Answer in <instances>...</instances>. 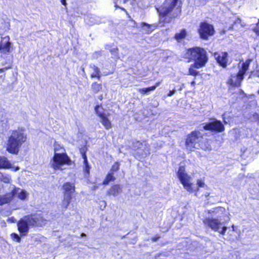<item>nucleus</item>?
Segmentation results:
<instances>
[{"instance_id": "nucleus-19", "label": "nucleus", "mask_w": 259, "mask_h": 259, "mask_svg": "<svg viewBox=\"0 0 259 259\" xmlns=\"http://www.w3.org/2000/svg\"><path fill=\"white\" fill-rule=\"evenodd\" d=\"M140 27L146 33H150L155 30L158 25L156 24H149L145 22H142Z\"/></svg>"}, {"instance_id": "nucleus-38", "label": "nucleus", "mask_w": 259, "mask_h": 259, "mask_svg": "<svg viewBox=\"0 0 259 259\" xmlns=\"http://www.w3.org/2000/svg\"><path fill=\"white\" fill-rule=\"evenodd\" d=\"M11 237L14 240H15L17 242H20L21 241L20 237L16 233H12L11 234Z\"/></svg>"}, {"instance_id": "nucleus-54", "label": "nucleus", "mask_w": 259, "mask_h": 259, "mask_svg": "<svg viewBox=\"0 0 259 259\" xmlns=\"http://www.w3.org/2000/svg\"><path fill=\"white\" fill-rule=\"evenodd\" d=\"M117 49L111 51L112 52H115Z\"/></svg>"}, {"instance_id": "nucleus-17", "label": "nucleus", "mask_w": 259, "mask_h": 259, "mask_svg": "<svg viewBox=\"0 0 259 259\" xmlns=\"http://www.w3.org/2000/svg\"><path fill=\"white\" fill-rule=\"evenodd\" d=\"M63 189L64 190V195L72 196V194L75 191V186L73 183L67 182L63 185Z\"/></svg>"}, {"instance_id": "nucleus-2", "label": "nucleus", "mask_w": 259, "mask_h": 259, "mask_svg": "<svg viewBox=\"0 0 259 259\" xmlns=\"http://www.w3.org/2000/svg\"><path fill=\"white\" fill-rule=\"evenodd\" d=\"M177 177L184 189L190 193L195 192L196 196H198V192L201 189L208 190V187L201 179L197 180V186L195 187L192 183L193 178L186 172L185 167L182 166L179 168Z\"/></svg>"}, {"instance_id": "nucleus-30", "label": "nucleus", "mask_w": 259, "mask_h": 259, "mask_svg": "<svg viewBox=\"0 0 259 259\" xmlns=\"http://www.w3.org/2000/svg\"><path fill=\"white\" fill-rule=\"evenodd\" d=\"M115 180V178L113 176V173L110 171L107 175L105 179L103 182L104 185H107L110 181H113Z\"/></svg>"}, {"instance_id": "nucleus-29", "label": "nucleus", "mask_w": 259, "mask_h": 259, "mask_svg": "<svg viewBox=\"0 0 259 259\" xmlns=\"http://www.w3.org/2000/svg\"><path fill=\"white\" fill-rule=\"evenodd\" d=\"M123 3L125 4V7L129 8H134L136 5L135 0H123Z\"/></svg>"}, {"instance_id": "nucleus-47", "label": "nucleus", "mask_w": 259, "mask_h": 259, "mask_svg": "<svg viewBox=\"0 0 259 259\" xmlns=\"http://www.w3.org/2000/svg\"><path fill=\"white\" fill-rule=\"evenodd\" d=\"M159 238V237L153 238H152V240L154 241H157L158 240V239Z\"/></svg>"}, {"instance_id": "nucleus-21", "label": "nucleus", "mask_w": 259, "mask_h": 259, "mask_svg": "<svg viewBox=\"0 0 259 259\" xmlns=\"http://www.w3.org/2000/svg\"><path fill=\"white\" fill-rule=\"evenodd\" d=\"M121 192V187L118 185L112 186L108 191V194L110 195L116 196Z\"/></svg>"}, {"instance_id": "nucleus-18", "label": "nucleus", "mask_w": 259, "mask_h": 259, "mask_svg": "<svg viewBox=\"0 0 259 259\" xmlns=\"http://www.w3.org/2000/svg\"><path fill=\"white\" fill-rule=\"evenodd\" d=\"M12 192L4 195H0V205L10 203L13 199Z\"/></svg>"}, {"instance_id": "nucleus-45", "label": "nucleus", "mask_w": 259, "mask_h": 259, "mask_svg": "<svg viewBox=\"0 0 259 259\" xmlns=\"http://www.w3.org/2000/svg\"><path fill=\"white\" fill-rule=\"evenodd\" d=\"M160 83H161V82H159H159H156V83H155V84L154 85H153V87H155V90L156 89V88L157 87H158V86L160 85Z\"/></svg>"}, {"instance_id": "nucleus-13", "label": "nucleus", "mask_w": 259, "mask_h": 259, "mask_svg": "<svg viewBox=\"0 0 259 259\" xmlns=\"http://www.w3.org/2000/svg\"><path fill=\"white\" fill-rule=\"evenodd\" d=\"M13 50V44L9 36L2 37L0 41V52L4 54L10 53Z\"/></svg>"}, {"instance_id": "nucleus-22", "label": "nucleus", "mask_w": 259, "mask_h": 259, "mask_svg": "<svg viewBox=\"0 0 259 259\" xmlns=\"http://www.w3.org/2000/svg\"><path fill=\"white\" fill-rule=\"evenodd\" d=\"M100 121L104 127L107 130L110 128L112 126L111 123L108 118L107 114L100 118Z\"/></svg>"}, {"instance_id": "nucleus-32", "label": "nucleus", "mask_w": 259, "mask_h": 259, "mask_svg": "<svg viewBox=\"0 0 259 259\" xmlns=\"http://www.w3.org/2000/svg\"><path fill=\"white\" fill-rule=\"evenodd\" d=\"M155 90L154 87H150L146 88L139 89L138 92L142 94H146L148 92Z\"/></svg>"}, {"instance_id": "nucleus-35", "label": "nucleus", "mask_w": 259, "mask_h": 259, "mask_svg": "<svg viewBox=\"0 0 259 259\" xmlns=\"http://www.w3.org/2000/svg\"><path fill=\"white\" fill-rule=\"evenodd\" d=\"M1 180L5 183H10L11 178V177L8 175L2 174L1 177Z\"/></svg>"}, {"instance_id": "nucleus-25", "label": "nucleus", "mask_w": 259, "mask_h": 259, "mask_svg": "<svg viewBox=\"0 0 259 259\" xmlns=\"http://www.w3.org/2000/svg\"><path fill=\"white\" fill-rule=\"evenodd\" d=\"M91 68L93 70V72L91 74V77H97L99 79H100L101 77V75L100 74V71L99 69L95 65L91 66Z\"/></svg>"}, {"instance_id": "nucleus-37", "label": "nucleus", "mask_w": 259, "mask_h": 259, "mask_svg": "<svg viewBox=\"0 0 259 259\" xmlns=\"http://www.w3.org/2000/svg\"><path fill=\"white\" fill-rule=\"evenodd\" d=\"M119 166L120 163L118 162H115L112 166V167L110 169V172L113 173L117 171L119 169Z\"/></svg>"}, {"instance_id": "nucleus-56", "label": "nucleus", "mask_w": 259, "mask_h": 259, "mask_svg": "<svg viewBox=\"0 0 259 259\" xmlns=\"http://www.w3.org/2000/svg\"><path fill=\"white\" fill-rule=\"evenodd\" d=\"M257 94H259V90L257 91Z\"/></svg>"}, {"instance_id": "nucleus-49", "label": "nucleus", "mask_w": 259, "mask_h": 259, "mask_svg": "<svg viewBox=\"0 0 259 259\" xmlns=\"http://www.w3.org/2000/svg\"><path fill=\"white\" fill-rule=\"evenodd\" d=\"M163 21H165V22H167V23H169V22H170V20L169 19H168V20H166V18H165V19H163Z\"/></svg>"}, {"instance_id": "nucleus-26", "label": "nucleus", "mask_w": 259, "mask_h": 259, "mask_svg": "<svg viewBox=\"0 0 259 259\" xmlns=\"http://www.w3.org/2000/svg\"><path fill=\"white\" fill-rule=\"evenodd\" d=\"M91 89L95 93H97L102 91V85L101 83L94 82L91 85Z\"/></svg>"}, {"instance_id": "nucleus-28", "label": "nucleus", "mask_w": 259, "mask_h": 259, "mask_svg": "<svg viewBox=\"0 0 259 259\" xmlns=\"http://www.w3.org/2000/svg\"><path fill=\"white\" fill-rule=\"evenodd\" d=\"M187 32L185 29H183L180 33L175 35V38L177 41H180L182 39L184 38L186 36Z\"/></svg>"}, {"instance_id": "nucleus-11", "label": "nucleus", "mask_w": 259, "mask_h": 259, "mask_svg": "<svg viewBox=\"0 0 259 259\" xmlns=\"http://www.w3.org/2000/svg\"><path fill=\"white\" fill-rule=\"evenodd\" d=\"M203 125V128L206 131L221 133L225 130L224 126L222 122L216 119H211L208 123Z\"/></svg>"}, {"instance_id": "nucleus-42", "label": "nucleus", "mask_w": 259, "mask_h": 259, "mask_svg": "<svg viewBox=\"0 0 259 259\" xmlns=\"http://www.w3.org/2000/svg\"><path fill=\"white\" fill-rule=\"evenodd\" d=\"M253 31L257 35L259 36V27L258 26V24H257V26L253 29Z\"/></svg>"}, {"instance_id": "nucleus-20", "label": "nucleus", "mask_w": 259, "mask_h": 259, "mask_svg": "<svg viewBox=\"0 0 259 259\" xmlns=\"http://www.w3.org/2000/svg\"><path fill=\"white\" fill-rule=\"evenodd\" d=\"M200 148L204 151H210L211 150V145L209 141L207 139H204L200 140L198 146V149Z\"/></svg>"}, {"instance_id": "nucleus-53", "label": "nucleus", "mask_w": 259, "mask_h": 259, "mask_svg": "<svg viewBox=\"0 0 259 259\" xmlns=\"http://www.w3.org/2000/svg\"><path fill=\"white\" fill-rule=\"evenodd\" d=\"M91 23L92 24H93L96 23V22H94V21H91Z\"/></svg>"}, {"instance_id": "nucleus-55", "label": "nucleus", "mask_w": 259, "mask_h": 259, "mask_svg": "<svg viewBox=\"0 0 259 259\" xmlns=\"http://www.w3.org/2000/svg\"><path fill=\"white\" fill-rule=\"evenodd\" d=\"M100 99V100H102V96H101Z\"/></svg>"}, {"instance_id": "nucleus-3", "label": "nucleus", "mask_w": 259, "mask_h": 259, "mask_svg": "<svg viewBox=\"0 0 259 259\" xmlns=\"http://www.w3.org/2000/svg\"><path fill=\"white\" fill-rule=\"evenodd\" d=\"M46 220L42 213H36L25 215L17 224L19 231L22 235H26L29 227H40L45 224Z\"/></svg>"}, {"instance_id": "nucleus-16", "label": "nucleus", "mask_w": 259, "mask_h": 259, "mask_svg": "<svg viewBox=\"0 0 259 259\" xmlns=\"http://www.w3.org/2000/svg\"><path fill=\"white\" fill-rule=\"evenodd\" d=\"M0 168H13L14 171L19 169V167H13L10 161L5 156H0Z\"/></svg>"}, {"instance_id": "nucleus-15", "label": "nucleus", "mask_w": 259, "mask_h": 259, "mask_svg": "<svg viewBox=\"0 0 259 259\" xmlns=\"http://www.w3.org/2000/svg\"><path fill=\"white\" fill-rule=\"evenodd\" d=\"M214 57L217 62L223 67H226L228 62V54L226 52L217 53Z\"/></svg>"}, {"instance_id": "nucleus-33", "label": "nucleus", "mask_w": 259, "mask_h": 259, "mask_svg": "<svg viewBox=\"0 0 259 259\" xmlns=\"http://www.w3.org/2000/svg\"><path fill=\"white\" fill-rule=\"evenodd\" d=\"M60 152H65V150L60 145L55 144L54 145V154L60 153Z\"/></svg>"}, {"instance_id": "nucleus-9", "label": "nucleus", "mask_w": 259, "mask_h": 259, "mask_svg": "<svg viewBox=\"0 0 259 259\" xmlns=\"http://www.w3.org/2000/svg\"><path fill=\"white\" fill-rule=\"evenodd\" d=\"M162 145V142H160L158 145V143L154 142L151 143V145H149L145 142L141 143L137 142L134 144V147L137 148V154L143 157H145L150 153V152L156 151V147H161Z\"/></svg>"}, {"instance_id": "nucleus-31", "label": "nucleus", "mask_w": 259, "mask_h": 259, "mask_svg": "<svg viewBox=\"0 0 259 259\" xmlns=\"http://www.w3.org/2000/svg\"><path fill=\"white\" fill-rule=\"evenodd\" d=\"M114 6L117 8H120L123 11H125V9L122 8V6H124L125 7V4L123 3V0H113Z\"/></svg>"}, {"instance_id": "nucleus-43", "label": "nucleus", "mask_w": 259, "mask_h": 259, "mask_svg": "<svg viewBox=\"0 0 259 259\" xmlns=\"http://www.w3.org/2000/svg\"><path fill=\"white\" fill-rule=\"evenodd\" d=\"M11 68V66H8V67H4V68H1L0 69V73H2L3 72H5L7 70H8V69H10Z\"/></svg>"}, {"instance_id": "nucleus-41", "label": "nucleus", "mask_w": 259, "mask_h": 259, "mask_svg": "<svg viewBox=\"0 0 259 259\" xmlns=\"http://www.w3.org/2000/svg\"><path fill=\"white\" fill-rule=\"evenodd\" d=\"M7 221L11 223H15L16 222V220L14 218V217H12L8 219Z\"/></svg>"}, {"instance_id": "nucleus-50", "label": "nucleus", "mask_w": 259, "mask_h": 259, "mask_svg": "<svg viewBox=\"0 0 259 259\" xmlns=\"http://www.w3.org/2000/svg\"><path fill=\"white\" fill-rule=\"evenodd\" d=\"M232 230L233 231H235V227H234V225H232Z\"/></svg>"}, {"instance_id": "nucleus-51", "label": "nucleus", "mask_w": 259, "mask_h": 259, "mask_svg": "<svg viewBox=\"0 0 259 259\" xmlns=\"http://www.w3.org/2000/svg\"><path fill=\"white\" fill-rule=\"evenodd\" d=\"M195 84V82L194 81H193L191 82V85H194Z\"/></svg>"}, {"instance_id": "nucleus-46", "label": "nucleus", "mask_w": 259, "mask_h": 259, "mask_svg": "<svg viewBox=\"0 0 259 259\" xmlns=\"http://www.w3.org/2000/svg\"><path fill=\"white\" fill-rule=\"evenodd\" d=\"M61 2L62 4V5L65 6L66 5V0H61Z\"/></svg>"}, {"instance_id": "nucleus-7", "label": "nucleus", "mask_w": 259, "mask_h": 259, "mask_svg": "<svg viewBox=\"0 0 259 259\" xmlns=\"http://www.w3.org/2000/svg\"><path fill=\"white\" fill-rule=\"evenodd\" d=\"M71 163V160L65 152L55 153L50 161L51 167L55 170L65 169L66 166L70 165Z\"/></svg>"}, {"instance_id": "nucleus-52", "label": "nucleus", "mask_w": 259, "mask_h": 259, "mask_svg": "<svg viewBox=\"0 0 259 259\" xmlns=\"http://www.w3.org/2000/svg\"><path fill=\"white\" fill-rule=\"evenodd\" d=\"M86 236V235H85V234H84V233H82V234H81V237H84V236Z\"/></svg>"}, {"instance_id": "nucleus-10", "label": "nucleus", "mask_w": 259, "mask_h": 259, "mask_svg": "<svg viewBox=\"0 0 259 259\" xmlns=\"http://www.w3.org/2000/svg\"><path fill=\"white\" fill-rule=\"evenodd\" d=\"M202 139V134L198 131L191 132L188 135L186 140L185 145L187 150L194 151L195 149H198V146L200 140Z\"/></svg>"}, {"instance_id": "nucleus-4", "label": "nucleus", "mask_w": 259, "mask_h": 259, "mask_svg": "<svg viewBox=\"0 0 259 259\" xmlns=\"http://www.w3.org/2000/svg\"><path fill=\"white\" fill-rule=\"evenodd\" d=\"M26 140L27 135L24 130L18 128L12 131L8 137L7 150L12 154H18L20 148Z\"/></svg>"}, {"instance_id": "nucleus-48", "label": "nucleus", "mask_w": 259, "mask_h": 259, "mask_svg": "<svg viewBox=\"0 0 259 259\" xmlns=\"http://www.w3.org/2000/svg\"><path fill=\"white\" fill-rule=\"evenodd\" d=\"M255 75L256 76H257V77H259V71H256V73H255Z\"/></svg>"}, {"instance_id": "nucleus-14", "label": "nucleus", "mask_w": 259, "mask_h": 259, "mask_svg": "<svg viewBox=\"0 0 259 259\" xmlns=\"http://www.w3.org/2000/svg\"><path fill=\"white\" fill-rule=\"evenodd\" d=\"M12 192L13 194V197H17L22 201L27 200L29 195V193L25 190L17 188L15 186L13 187Z\"/></svg>"}, {"instance_id": "nucleus-39", "label": "nucleus", "mask_w": 259, "mask_h": 259, "mask_svg": "<svg viewBox=\"0 0 259 259\" xmlns=\"http://www.w3.org/2000/svg\"><path fill=\"white\" fill-rule=\"evenodd\" d=\"M205 192L202 195V196H204L205 198H207L209 196V195L210 194V189L208 187V190H204Z\"/></svg>"}, {"instance_id": "nucleus-24", "label": "nucleus", "mask_w": 259, "mask_h": 259, "mask_svg": "<svg viewBox=\"0 0 259 259\" xmlns=\"http://www.w3.org/2000/svg\"><path fill=\"white\" fill-rule=\"evenodd\" d=\"M72 196L70 195H64L63 200L62 202V207L64 209H66L69 206Z\"/></svg>"}, {"instance_id": "nucleus-12", "label": "nucleus", "mask_w": 259, "mask_h": 259, "mask_svg": "<svg viewBox=\"0 0 259 259\" xmlns=\"http://www.w3.org/2000/svg\"><path fill=\"white\" fill-rule=\"evenodd\" d=\"M198 31L201 38L206 39L208 36L213 34L214 29L212 25L203 22L200 24Z\"/></svg>"}, {"instance_id": "nucleus-23", "label": "nucleus", "mask_w": 259, "mask_h": 259, "mask_svg": "<svg viewBox=\"0 0 259 259\" xmlns=\"http://www.w3.org/2000/svg\"><path fill=\"white\" fill-rule=\"evenodd\" d=\"M82 158L83 159L84 171L85 172V177H88L90 174V167L89 165L86 155L85 154H82Z\"/></svg>"}, {"instance_id": "nucleus-27", "label": "nucleus", "mask_w": 259, "mask_h": 259, "mask_svg": "<svg viewBox=\"0 0 259 259\" xmlns=\"http://www.w3.org/2000/svg\"><path fill=\"white\" fill-rule=\"evenodd\" d=\"M95 111L98 116L101 118L106 114L104 112V110L101 106L97 105L95 107Z\"/></svg>"}, {"instance_id": "nucleus-1", "label": "nucleus", "mask_w": 259, "mask_h": 259, "mask_svg": "<svg viewBox=\"0 0 259 259\" xmlns=\"http://www.w3.org/2000/svg\"><path fill=\"white\" fill-rule=\"evenodd\" d=\"M208 214L212 215L203 220L204 224L212 230L219 232L221 235H225L227 230L226 224L229 221L225 208L219 207L207 211Z\"/></svg>"}, {"instance_id": "nucleus-36", "label": "nucleus", "mask_w": 259, "mask_h": 259, "mask_svg": "<svg viewBox=\"0 0 259 259\" xmlns=\"http://www.w3.org/2000/svg\"><path fill=\"white\" fill-rule=\"evenodd\" d=\"M237 24H240L242 27L245 26V25L241 23V20L239 18H237L234 21L233 24L229 27V29H233L234 27H235Z\"/></svg>"}, {"instance_id": "nucleus-5", "label": "nucleus", "mask_w": 259, "mask_h": 259, "mask_svg": "<svg viewBox=\"0 0 259 259\" xmlns=\"http://www.w3.org/2000/svg\"><path fill=\"white\" fill-rule=\"evenodd\" d=\"M157 10L160 16V21L167 15L170 18H174L181 13L180 3L179 0H165L163 5Z\"/></svg>"}, {"instance_id": "nucleus-44", "label": "nucleus", "mask_w": 259, "mask_h": 259, "mask_svg": "<svg viewBox=\"0 0 259 259\" xmlns=\"http://www.w3.org/2000/svg\"><path fill=\"white\" fill-rule=\"evenodd\" d=\"M175 92H176V91L175 90L170 91L168 93V94H167V96L170 97V96H172L175 94Z\"/></svg>"}, {"instance_id": "nucleus-40", "label": "nucleus", "mask_w": 259, "mask_h": 259, "mask_svg": "<svg viewBox=\"0 0 259 259\" xmlns=\"http://www.w3.org/2000/svg\"><path fill=\"white\" fill-rule=\"evenodd\" d=\"M100 205H101V209L103 210L106 206V202L105 201H101L100 202Z\"/></svg>"}, {"instance_id": "nucleus-6", "label": "nucleus", "mask_w": 259, "mask_h": 259, "mask_svg": "<svg viewBox=\"0 0 259 259\" xmlns=\"http://www.w3.org/2000/svg\"><path fill=\"white\" fill-rule=\"evenodd\" d=\"M185 57L194 61V66L196 69L204 66L207 61L206 51L199 47L188 50Z\"/></svg>"}, {"instance_id": "nucleus-8", "label": "nucleus", "mask_w": 259, "mask_h": 259, "mask_svg": "<svg viewBox=\"0 0 259 259\" xmlns=\"http://www.w3.org/2000/svg\"><path fill=\"white\" fill-rule=\"evenodd\" d=\"M251 62V59H248L245 62H243L237 73L231 74L228 83L234 87L240 86L241 81L244 78V75L248 70Z\"/></svg>"}, {"instance_id": "nucleus-34", "label": "nucleus", "mask_w": 259, "mask_h": 259, "mask_svg": "<svg viewBox=\"0 0 259 259\" xmlns=\"http://www.w3.org/2000/svg\"><path fill=\"white\" fill-rule=\"evenodd\" d=\"M196 68L194 66V63L191 65L189 69V74L193 76H196L198 74V72L195 69Z\"/></svg>"}]
</instances>
